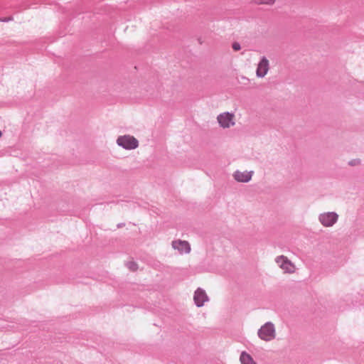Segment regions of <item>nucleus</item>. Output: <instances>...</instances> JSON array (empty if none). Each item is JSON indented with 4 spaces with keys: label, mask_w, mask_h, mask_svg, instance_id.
<instances>
[{
    "label": "nucleus",
    "mask_w": 364,
    "mask_h": 364,
    "mask_svg": "<svg viewBox=\"0 0 364 364\" xmlns=\"http://www.w3.org/2000/svg\"><path fill=\"white\" fill-rule=\"evenodd\" d=\"M171 245L173 249L177 250L181 254H188L191 252L190 244L186 240H173Z\"/></svg>",
    "instance_id": "0eeeda50"
},
{
    "label": "nucleus",
    "mask_w": 364,
    "mask_h": 364,
    "mask_svg": "<svg viewBox=\"0 0 364 364\" xmlns=\"http://www.w3.org/2000/svg\"><path fill=\"white\" fill-rule=\"evenodd\" d=\"M275 2V0H259L260 4L272 5Z\"/></svg>",
    "instance_id": "f8f14e48"
},
{
    "label": "nucleus",
    "mask_w": 364,
    "mask_h": 364,
    "mask_svg": "<svg viewBox=\"0 0 364 364\" xmlns=\"http://www.w3.org/2000/svg\"><path fill=\"white\" fill-rule=\"evenodd\" d=\"M127 265H128V268H129L130 270L133 271V272H134V271L137 270V269H138V265H137V264H136V262H129V263H128V264H127Z\"/></svg>",
    "instance_id": "9b49d317"
},
{
    "label": "nucleus",
    "mask_w": 364,
    "mask_h": 364,
    "mask_svg": "<svg viewBox=\"0 0 364 364\" xmlns=\"http://www.w3.org/2000/svg\"><path fill=\"white\" fill-rule=\"evenodd\" d=\"M252 174L253 171H236L233 174V177L238 182L247 183L251 180Z\"/></svg>",
    "instance_id": "1a4fd4ad"
},
{
    "label": "nucleus",
    "mask_w": 364,
    "mask_h": 364,
    "mask_svg": "<svg viewBox=\"0 0 364 364\" xmlns=\"http://www.w3.org/2000/svg\"><path fill=\"white\" fill-rule=\"evenodd\" d=\"M1 136H2V133H1V132L0 131V138L1 137Z\"/></svg>",
    "instance_id": "2eb2a0df"
},
{
    "label": "nucleus",
    "mask_w": 364,
    "mask_h": 364,
    "mask_svg": "<svg viewBox=\"0 0 364 364\" xmlns=\"http://www.w3.org/2000/svg\"><path fill=\"white\" fill-rule=\"evenodd\" d=\"M259 337L266 341H271L275 337V329L271 323H267L262 326L258 331Z\"/></svg>",
    "instance_id": "f257e3e1"
},
{
    "label": "nucleus",
    "mask_w": 364,
    "mask_h": 364,
    "mask_svg": "<svg viewBox=\"0 0 364 364\" xmlns=\"http://www.w3.org/2000/svg\"><path fill=\"white\" fill-rule=\"evenodd\" d=\"M117 143L119 146H122L126 149H134L139 145L137 139L129 135H124L118 137Z\"/></svg>",
    "instance_id": "f03ea898"
},
{
    "label": "nucleus",
    "mask_w": 364,
    "mask_h": 364,
    "mask_svg": "<svg viewBox=\"0 0 364 364\" xmlns=\"http://www.w3.org/2000/svg\"><path fill=\"white\" fill-rule=\"evenodd\" d=\"M193 300L196 305L200 307L204 305L205 302L208 301V296L203 289L198 288L194 293Z\"/></svg>",
    "instance_id": "6e6552de"
},
{
    "label": "nucleus",
    "mask_w": 364,
    "mask_h": 364,
    "mask_svg": "<svg viewBox=\"0 0 364 364\" xmlns=\"http://www.w3.org/2000/svg\"><path fill=\"white\" fill-rule=\"evenodd\" d=\"M276 262L278 264L279 267L284 271V272L293 273L295 271L294 264L284 256H279L277 257Z\"/></svg>",
    "instance_id": "20e7f679"
},
{
    "label": "nucleus",
    "mask_w": 364,
    "mask_h": 364,
    "mask_svg": "<svg viewBox=\"0 0 364 364\" xmlns=\"http://www.w3.org/2000/svg\"><path fill=\"white\" fill-rule=\"evenodd\" d=\"M359 164H360V160H358V159L353 160L349 163V164L351 166H356V165H358Z\"/></svg>",
    "instance_id": "ddd939ff"
},
{
    "label": "nucleus",
    "mask_w": 364,
    "mask_h": 364,
    "mask_svg": "<svg viewBox=\"0 0 364 364\" xmlns=\"http://www.w3.org/2000/svg\"><path fill=\"white\" fill-rule=\"evenodd\" d=\"M232 48L235 50H239L240 49V46L239 43H233L232 45Z\"/></svg>",
    "instance_id": "4468645a"
},
{
    "label": "nucleus",
    "mask_w": 364,
    "mask_h": 364,
    "mask_svg": "<svg viewBox=\"0 0 364 364\" xmlns=\"http://www.w3.org/2000/svg\"><path fill=\"white\" fill-rule=\"evenodd\" d=\"M240 360L241 364H256L251 355L246 352L241 353Z\"/></svg>",
    "instance_id": "9d476101"
},
{
    "label": "nucleus",
    "mask_w": 364,
    "mask_h": 364,
    "mask_svg": "<svg viewBox=\"0 0 364 364\" xmlns=\"http://www.w3.org/2000/svg\"><path fill=\"white\" fill-rule=\"evenodd\" d=\"M338 219V215L335 213H325L319 216L320 222L326 227L332 226Z\"/></svg>",
    "instance_id": "423d86ee"
},
{
    "label": "nucleus",
    "mask_w": 364,
    "mask_h": 364,
    "mask_svg": "<svg viewBox=\"0 0 364 364\" xmlns=\"http://www.w3.org/2000/svg\"><path fill=\"white\" fill-rule=\"evenodd\" d=\"M220 126L224 129L230 128L235 124V114L230 112H223L217 117Z\"/></svg>",
    "instance_id": "7ed1b4c3"
},
{
    "label": "nucleus",
    "mask_w": 364,
    "mask_h": 364,
    "mask_svg": "<svg viewBox=\"0 0 364 364\" xmlns=\"http://www.w3.org/2000/svg\"><path fill=\"white\" fill-rule=\"evenodd\" d=\"M269 70V62L265 58L263 57L259 60L257 64V70H256V75L258 77L262 78L264 77L268 73Z\"/></svg>",
    "instance_id": "39448f33"
}]
</instances>
